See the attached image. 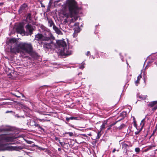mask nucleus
I'll list each match as a JSON object with an SVG mask.
<instances>
[{
	"mask_svg": "<svg viewBox=\"0 0 157 157\" xmlns=\"http://www.w3.org/2000/svg\"><path fill=\"white\" fill-rule=\"evenodd\" d=\"M11 43L14 44V46L11 47L10 51L15 53H23L24 52L28 54H30L32 51V46L31 44L21 42L17 44L16 40L14 38L11 39L9 40Z\"/></svg>",
	"mask_w": 157,
	"mask_h": 157,
	"instance_id": "obj_1",
	"label": "nucleus"
},
{
	"mask_svg": "<svg viewBox=\"0 0 157 157\" xmlns=\"http://www.w3.org/2000/svg\"><path fill=\"white\" fill-rule=\"evenodd\" d=\"M78 8L75 0H67L63 7L62 13L64 17H74L78 13Z\"/></svg>",
	"mask_w": 157,
	"mask_h": 157,
	"instance_id": "obj_2",
	"label": "nucleus"
},
{
	"mask_svg": "<svg viewBox=\"0 0 157 157\" xmlns=\"http://www.w3.org/2000/svg\"><path fill=\"white\" fill-rule=\"evenodd\" d=\"M15 138L14 137L6 135L0 136V151H12L17 149V147L9 146L8 144H4V142H12Z\"/></svg>",
	"mask_w": 157,
	"mask_h": 157,
	"instance_id": "obj_3",
	"label": "nucleus"
},
{
	"mask_svg": "<svg viewBox=\"0 0 157 157\" xmlns=\"http://www.w3.org/2000/svg\"><path fill=\"white\" fill-rule=\"evenodd\" d=\"M56 43L59 46V52L62 56H68L72 54V51L69 48H67L65 42L63 40H58Z\"/></svg>",
	"mask_w": 157,
	"mask_h": 157,
	"instance_id": "obj_4",
	"label": "nucleus"
},
{
	"mask_svg": "<svg viewBox=\"0 0 157 157\" xmlns=\"http://www.w3.org/2000/svg\"><path fill=\"white\" fill-rule=\"evenodd\" d=\"M50 39V37L46 36L45 35H43L40 33H38L36 35L34 40L37 41L39 44H42L43 41H48Z\"/></svg>",
	"mask_w": 157,
	"mask_h": 157,
	"instance_id": "obj_5",
	"label": "nucleus"
},
{
	"mask_svg": "<svg viewBox=\"0 0 157 157\" xmlns=\"http://www.w3.org/2000/svg\"><path fill=\"white\" fill-rule=\"evenodd\" d=\"M43 47L44 49H53L56 48V46L53 42H51L49 43L45 42L43 44Z\"/></svg>",
	"mask_w": 157,
	"mask_h": 157,
	"instance_id": "obj_6",
	"label": "nucleus"
},
{
	"mask_svg": "<svg viewBox=\"0 0 157 157\" xmlns=\"http://www.w3.org/2000/svg\"><path fill=\"white\" fill-rule=\"evenodd\" d=\"M17 33L20 34L24 33L25 32L23 25L22 24H19L17 26L16 29Z\"/></svg>",
	"mask_w": 157,
	"mask_h": 157,
	"instance_id": "obj_7",
	"label": "nucleus"
},
{
	"mask_svg": "<svg viewBox=\"0 0 157 157\" xmlns=\"http://www.w3.org/2000/svg\"><path fill=\"white\" fill-rule=\"evenodd\" d=\"M35 27L31 25H27L26 27V30L29 32V35H31L33 34V31L35 29Z\"/></svg>",
	"mask_w": 157,
	"mask_h": 157,
	"instance_id": "obj_8",
	"label": "nucleus"
},
{
	"mask_svg": "<svg viewBox=\"0 0 157 157\" xmlns=\"http://www.w3.org/2000/svg\"><path fill=\"white\" fill-rule=\"evenodd\" d=\"M53 29L58 35H63V33L55 25H53Z\"/></svg>",
	"mask_w": 157,
	"mask_h": 157,
	"instance_id": "obj_9",
	"label": "nucleus"
},
{
	"mask_svg": "<svg viewBox=\"0 0 157 157\" xmlns=\"http://www.w3.org/2000/svg\"><path fill=\"white\" fill-rule=\"evenodd\" d=\"M76 26L75 28H74V31L77 33H78L80 32V28L79 27V23H77L74 24Z\"/></svg>",
	"mask_w": 157,
	"mask_h": 157,
	"instance_id": "obj_10",
	"label": "nucleus"
},
{
	"mask_svg": "<svg viewBox=\"0 0 157 157\" xmlns=\"http://www.w3.org/2000/svg\"><path fill=\"white\" fill-rule=\"evenodd\" d=\"M78 120V117H67L66 118V120L67 121H69L70 120Z\"/></svg>",
	"mask_w": 157,
	"mask_h": 157,
	"instance_id": "obj_11",
	"label": "nucleus"
},
{
	"mask_svg": "<svg viewBox=\"0 0 157 157\" xmlns=\"http://www.w3.org/2000/svg\"><path fill=\"white\" fill-rule=\"evenodd\" d=\"M156 104H157V101H155L151 102L148 105L149 106L152 107Z\"/></svg>",
	"mask_w": 157,
	"mask_h": 157,
	"instance_id": "obj_12",
	"label": "nucleus"
},
{
	"mask_svg": "<svg viewBox=\"0 0 157 157\" xmlns=\"http://www.w3.org/2000/svg\"><path fill=\"white\" fill-rule=\"evenodd\" d=\"M122 147L125 149L127 148L128 147V145L126 143H122Z\"/></svg>",
	"mask_w": 157,
	"mask_h": 157,
	"instance_id": "obj_13",
	"label": "nucleus"
},
{
	"mask_svg": "<svg viewBox=\"0 0 157 157\" xmlns=\"http://www.w3.org/2000/svg\"><path fill=\"white\" fill-rule=\"evenodd\" d=\"M31 123H33L34 124L31 125V126H35L36 127H37L39 125L38 124H37L34 121H31Z\"/></svg>",
	"mask_w": 157,
	"mask_h": 157,
	"instance_id": "obj_14",
	"label": "nucleus"
},
{
	"mask_svg": "<svg viewBox=\"0 0 157 157\" xmlns=\"http://www.w3.org/2000/svg\"><path fill=\"white\" fill-rule=\"evenodd\" d=\"M117 122H115V123H113L112 124H111V125H110L108 127V128L107 129V130H110L111 128L113 126L115 125L116 124Z\"/></svg>",
	"mask_w": 157,
	"mask_h": 157,
	"instance_id": "obj_15",
	"label": "nucleus"
},
{
	"mask_svg": "<svg viewBox=\"0 0 157 157\" xmlns=\"http://www.w3.org/2000/svg\"><path fill=\"white\" fill-rule=\"evenodd\" d=\"M78 17H74V18H72L70 20V22H74V21H75L76 20L78 19Z\"/></svg>",
	"mask_w": 157,
	"mask_h": 157,
	"instance_id": "obj_16",
	"label": "nucleus"
},
{
	"mask_svg": "<svg viewBox=\"0 0 157 157\" xmlns=\"http://www.w3.org/2000/svg\"><path fill=\"white\" fill-rule=\"evenodd\" d=\"M37 120H38L40 121L43 122H44V121H50V120H45V119H40V118H37Z\"/></svg>",
	"mask_w": 157,
	"mask_h": 157,
	"instance_id": "obj_17",
	"label": "nucleus"
},
{
	"mask_svg": "<svg viewBox=\"0 0 157 157\" xmlns=\"http://www.w3.org/2000/svg\"><path fill=\"white\" fill-rule=\"evenodd\" d=\"M106 123V122L105 123L104 122L103 123L102 125L101 126V130H102L105 128Z\"/></svg>",
	"mask_w": 157,
	"mask_h": 157,
	"instance_id": "obj_18",
	"label": "nucleus"
},
{
	"mask_svg": "<svg viewBox=\"0 0 157 157\" xmlns=\"http://www.w3.org/2000/svg\"><path fill=\"white\" fill-rule=\"evenodd\" d=\"M38 149L40 150L44 151L45 150V151L46 152H47L49 151L48 149H46L45 148H43L40 147H38Z\"/></svg>",
	"mask_w": 157,
	"mask_h": 157,
	"instance_id": "obj_19",
	"label": "nucleus"
},
{
	"mask_svg": "<svg viewBox=\"0 0 157 157\" xmlns=\"http://www.w3.org/2000/svg\"><path fill=\"white\" fill-rule=\"evenodd\" d=\"M145 119H143L141 121L140 123V125H141L142 128L144 126V124Z\"/></svg>",
	"mask_w": 157,
	"mask_h": 157,
	"instance_id": "obj_20",
	"label": "nucleus"
},
{
	"mask_svg": "<svg viewBox=\"0 0 157 157\" xmlns=\"http://www.w3.org/2000/svg\"><path fill=\"white\" fill-rule=\"evenodd\" d=\"M48 23L49 24V25L50 27H52V25H54V23L52 21L49 20Z\"/></svg>",
	"mask_w": 157,
	"mask_h": 157,
	"instance_id": "obj_21",
	"label": "nucleus"
},
{
	"mask_svg": "<svg viewBox=\"0 0 157 157\" xmlns=\"http://www.w3.org/2000/svg\"><path fill=\"white\" fill-rule=\"evenodd\" d=\"M125 126V125L124 124H122L119 127H118L117 128L120 130L122 129Z\"/></svg>",
	"mask_w": 157,
	"mask_h": 157,
	"instance_id": "obj_22",
	"label": "nucleus"
},
{
	"mask_svg": "<svg viewBox=\"0 0 157 157\" xmlns=\"http://www.w3.org/2000/svg\"><path fill=\"white\" fill-rule=\"evenodd\" d=\"M101 135V133L100 132H98L97 134V136L96 137V139H99L100 138V137Z\"/></svg>",
	"mask_w": 157,
	"mask_h": 157,
	"instance_id": "obj_23",
	"label": "nucleus"
},
{
	"mask_svg": "<svg viewBox=\"0 0 157 157\" xmlns=\"http://www.w3.org/2000/svg\"><path fill=\"white\" fill-rule=\"evenodd\" d=\"M65 134H69L70 136H73V134L72 132H66L65 133Z\"/></svg>",
	"mask_w": 157,
	"mask_h": 157,
	"instance_id": "obj_24",
	"label": "nucleus"
},
{
	"mask_svg": "<svg viewBox=\"0 0 157 157\" xmlns=\"http://www.w3.org/2000/svg\"><path fill=\"white\" fill-rule=\"evenodd\" d=\"M77 33V32H75L74 31V33L73 34V37H76L77 36V33Z\"/></svg>",
	"mask_w": 157,
	"mask_h": 157,
	"instance_id": "obj_25",
	"label": "nucleus"
},
{
	"mask_svg": "<svg viewBox=\"0 0 157 157\" xmlns=\"http://www.w3.org/2000/svg\"><path fill=\"white\" fill-rule=\"evenodd\" d=\"M38 129H40L41 130L44 131V129L43 128L41 127L40 125H39L37 127Z\"/></svg>",
	"mask_w": 157,
	"mask_h": 157,
	"instance_id": "obj_26",
	"label": "nucleus"
},
{
	"mask_svg": "<svg viewBox=\"0 0 157 157\" xmlns=\"http://www.w3.org/2000/svg\"><path fill=\"white\" fill-rule=\"evenodd\" d=\"M141 78V75H139L137 77V80H138V81H140V79Z\"/></svg>",
	"mask_w": 157,
	"mask_h": 157,
	"instance_id": "obj_27",
	"label": "nucleus"
},
{
	"mask_svg": "<svg viewBox=\"0 0 157 157\" xmlns=\"http://www.w3.org/2000/svg\"><path fill=\"white\" fill-rule=\"evenodd\" d=\"M146 97H147L146 96H144V97H142L141 96H139V98H141V99H145L146 98Z\"/></svg>",
	"mask_w": 157,
	"mask_h": 157,
	"instance_id": "obj_28",
	"label": "nucleus"
},
{
	"mask_svg": "<svg viewBox=\"0 0 157 157\" xmlns=\"http://www.w3.org/2000/svg\"><path fill=\"white\" fill-rule=\"evenodd\" d=\"M139 81L137 80L135 82V83L136 84V86H137L138 85V84H139Z\"/></svg>",
	"mask_w": 157,
	"mask_h": 157,
	"instance_id": "obj_29",
	"label": "nucleus"
},
{
	"mask_svg": "<svg viewBox=\"0 0 157 157\" xmlns=\"http://www.w3.org/2000/svg\"><path fill=\"white\" fill-rule=\"evenodd\" d=\"M135 151L136 152H139L140 151V148H136L135 149Z\"/></svg>",
	"mask_w": 157,
	"mask_h": 157,
	"instance_id": "obj_30",
	"label": "nucleus"
},
{
	"mask_svg": "<svg viewBox=\"0 0 157 157\" xmlns=\"http://www.w3.org/2000/svg\"><path fill=\"white\" fill-rule=\"evenodd\" d=\"M157 109V105H156V106H155L154 107H153L152 108V110L153 111H155Z\"/></svg>",
	"mask_w": 157,
	"mask_h": 157,
	"instance_id": "obj_31",
	"label": "nucleus"
},
{
	"mask_svg": "<svg viewBox=\"0 0 157 157\" xmlns=\"http://www.w3.org/2000/svg\"><path fill=\"white\" fill-rule=\"evenodd\" d=\"M84 67V66L83 64L81 65L79 67V68L81 69H83Z\"/></svg>",
	"mask_w": 157,
	"mask_h": 157,
	"instance_id": "obj_32",
	"label": "nucleus"
},
{
	"mask_svg": "<svg viewBox=\"0 0 157 157\" xmlns=\"http://www.w3.org/2000/svg\"><path fill=\"white\" fill-rule=\"evenodd\" d=\"M144 82H145L146 80L147 79V76L146 75H144Z\"/></svg>",
	"mask_w": 157,
	"mask_h": 157,
	"instance_id": "obj_33",
	"label": "nucleus"
},
{
	"mask_svg": "<svg viewBox=\"0 0 157 157\" xmlns=\"http://www.w3.org/2000/svg\"><path fill=\"white\" fill-rule=\"evenodd\" d=\"M126 112H122V113H121V114H124V115H125H125H126Z\"/></svg>",
	"mask_w": 157,
	"mask_h": 157,
	"instance_id": "obj_34",
	"label": "nucleus"
},
{
	"mask_svg": "<svg viewBox=\"0 0 157 157\" xmlns=\"http://www.w3.org/2000/svg\"><path fill=\"white\" fill-rule=\"evenodd\" d=\"M86 55L87 56H89L90 55V52L89 51H88L87 52V53L86 54Z\"/></svg>",
	"mask_w": 157,
	"mask_h": 157,
	"instance_id": "obj_35",
	"label": "nucleus"
},
{
	"mask_svg": "<svg viewBox=\"0 0 157 157\" xmlns=\"http://www.w3.org/2000/svg\"><path fill=\"white\" fill-rule=\"evenodd\" d=\"M116 149L115 148H114L113 149V151H112V152L113 153H114L115 152V151H116Z\"/></svg>",
	"mask_w": 157,
	"mask_h": 157,
	"instance_id": "obj_36",
	"label": "nucleus"
},
{
	"mask_svg": "<svg viewBox=\"0 0 157 157\" xmlns=\"http://www.w3.org/2000/svg\"><path fill=\"white\" fill-rule=\"evenodd\" d=\"M139 132H140V131H138V132H135V134L136 135H137V134H138L139 133Z\"/></svg>",
	"mask_w": 157,
	"mask_h": 157,
	"instance_id": "obj_37",
	"label": "nucleus"
},
{
	"mask_svg": "<svg viewBox=\"0 0 157 157\" xmlns=\"http://www.w3.org/2000/svg\"><path fill=\"white\" fill-rule=\"evenodd\" d=\"M4 4V3L3 2H1L0 3V6H2Z\"/></svg>",
	"mask_w": 157,
	"mask_h": 157,
	"instance_id": "obj_38",
	"label": "nucleus"
},
{
	"mask_svg": "<svg viewBox=\"0 0 157 157\" xmlns=\"http://www.w3.org/2000/svg\"><path fill=\"white\" fill-rule=\"evenodd\" d=\"M34 124L33 123H31V121L30 122V125L31 126V125Z\"/></svg>",
	"mask_w": 157,
	"mask_h": 157,
	"instance_id": "obj_39",
	"label": "nucleus"
},
{
	"mask_svg": "<svg viewBox=\"0 0 157 157\" xmlns=\"http://www.w3.org/2000/svg\"><path fill=\"white\" fill-rule=\"evenodd\" d=\"M58 151H61V148H59L58 149Z\"/></svg>",
	"mask_w": 157,
	"mask_h": 157,
	"instance_id": "obj_40",
	"label": "nucleus"
},
{
	"mask_svg": "<svg viewBox=\"0 0 157 157\" xmlns=\"http://www.w3.org/2000/svg\"><path fill=\"white\" fill-rule=\"evenodd\" d=\"M9 112H10V111H6V113H9Z\"/></svg>",
	"mask_w": 157,
	"mask_h": 157,
	"instance_id": "obj_41",
	"label": "nucleus"
},
{
	"mask_svg": "<svg viewBox=\"0 0 157 157\" xmlns=\"http://www.w3.org/2000/svg\"><path fill=\"white\" fill-rule=\"evenodd\" d=\"M117 151H119V149H117Z\"/></svg>",
	"mask_w": 157,
	"mask_h": 157,
	"instance_id": "obj_42",
	"label": "nucleus"
},
{
	"mask_svg": "<svg viewBox=\"0 0 157 157\" xmlns=\"http://www.w3.org/2000/svg\"><path fill=\"white\" fill-rule=\"evenodd\" d=\"M52 37H53L52 35H51V37L52 38Z\"/></svg>",
	"mask_w": 157,
	"mask_h": 157,
	"instance_id": "obj_43",
	"label": "nucleus"
},
{
	"mask_svg": "<svg viewBox=\"0 0 157 157\" xmlns=\"http://www.w3.org/2000/svg\"><path fill=\"white\" fill-rule=\"evenodd\" d=\"M66 21L67 22V21H67V19H66L65 20V21Z\"/></svg>",
	"mask_w": 157,
	"mask_h": 157,
	"instance_id": "obj_44",
	"label": "nucleus"
},
{
	"mask_svg": "<svg viewBox=\"0 0 157 157\" xmlns=\"http://www.w3.org/2000/svg\"><path fill=\"white\" fill-rule=\"evenodd\" d=\"M155 132V131H154L153 132V134L154 133V132Z\"/></svg>",
	"mask_w": 157,
	"mask_h": 157,
	"instance_id": "obj_45",
	"label": "nucleus"
}]
</instances>
